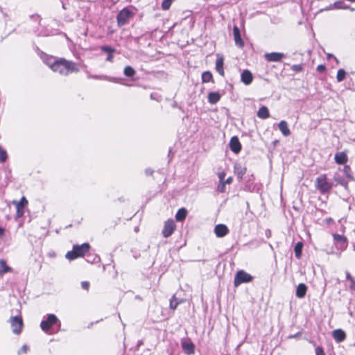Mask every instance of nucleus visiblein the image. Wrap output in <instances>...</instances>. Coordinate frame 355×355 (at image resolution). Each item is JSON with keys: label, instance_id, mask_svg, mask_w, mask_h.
Listing matches in <instances>:
<instances>
[{"label": "nucleus", "instance_id": "15", "mask_svg": "<svg viewBox=\"0 0 355 355\" xmlns=\"http://www.w3.org/2000/svg\"><path fill=\"white\" fill-rule=\"evenodd\" d=\"M229 232L228 227L223 224L216 225L214 227V233L217 237H223Z\"/></svg>", "mask_w": 355, "mask_h": 355}, {"label": "nucleus", "instance_id": "47", "mask_svg": "<svg viewBox=\"0 0 355 355\" xmlns=\"http://www.w3.org/2000/svg\"><path fill=\"white\" fill-rule=\"evenodd\" d=\"M346 279L350 281V283L354 280L349 272H346Z\"/></svg>", "mask_w": 355, "mask_h": 355}, {"label": "nucleus", "instance_id": "43", "mask_svg": "<svg viewBox=\"0 0 355 355\" xmlns=\"http://www.w3.org/2000/svg\"><path fill=\"white\" fill-rule=\"evenodd\" d=\"M326 70V67L324 64H319L317 67V71L320 73H322Z\"/></svg>", "mask_w": 355, "mask_h": 355}, {"label": "nucleus", "instance_id": "55", "mask_svg": "<svg viewBox=\"0 0 355 355\" xmlns=\"http://www.w3.org/2000/svg\"><path fill=\"white\" fill-rule=\"evenodd\" d=\"M4 234V229L0 227V236H3Z\"/></svg>", "mask_w": 355, "mask_h": 355}, {"label": "nucleus", "instance_id": "53", "mask_svg": "<svg viewBox=\"0 0 355 355\" xmlns=\"http://www.w3.org/2000/svg\"><path fill=\"white\" fill-rule=\"evenodd\" d=\"M327 58H334L335 59V60H336L337 62H338V60L335 56H334V55H331V54H328V55H327Z\"/></svg>", "mask_w": 355, "mask_h": 355}, {"label": "nucleus", "instance_id": "25", "mask_svg": "<svg viewBox=\"0 0 355 355\" xmlns=\"http://www.w3.org/2000/svg\"><path fill=\"white\" fill-rule=\"evenodd\" d=\"M246 172V168L242 166L241 164H236L234 165V173L239 179H242Z\"/></svg>", "mask_w": 355, "mask_h": 355}, {"label": "nucleus", "instance_id": "37", "mask_svg": "<svg viewBox=\"0 0 355 355\" xmlns=\"http://www.w3.org/2000/svg\"><path fill=\"white\" fill-rule=\"evenodd\" d=\"M101 49L102 51L107 53H112L115 51V49L109 46H102Z\"/></svg>", "mask_w": 355, "mask_h": 355}, {"label": "nucleus", "instance_id": "2", "mask_svg": "<svg viewBox=\"0 0 355 355\" xmlns=\"http://www.w3.org/2000/svg\"><path fill=\"white\" fill-rule=\"evenodd\" d=\"M89 248L90 245L87 243L82 245H75L73 247V250L66 254L65 257L69 260H73L83 257L89 250Z\"/></svg>", "mask_w": 355, "mask_h": 355}, {"label": "nucleus", "instance_id": "38", "mask_svg": "<svg viewBox=\"0 0 355 355\" xmlns=\"http://www.w3.org/2000/svg\"><path fill=\"white\" fill-rule=\"evenodd\" d=\"M88 77L90 78H94V79H105V80H108L110 81L114 80V78H110L107 76H98V75H89Z\"/></svg>", "mask_w": 355, "mask_h": 355}, {"label": "nucleus", "instance_id": "27", "mask_svg": "<svg viewBox=\"0 0 355 355\" xmlns=\"http://www.w3.org/2000/svg\"><path fill=\"white\" fill-rule=\"evenodd\" d=\"M12 268L7 266L6 261L3 259H0V275L10 272Z\"/></svg>", "mask_w": 355, "mask_h": 355}, {"label": "nucleus", "instance_id": "54", "mask_svg": "<svg viewBox=\"0 0 355 355\" xmlns=\"http://www.w3.org/2000/svg\"><path fill=\"white\" fill-rule=\"evenodd\" d=\"M270 235H271V232H270V230H267L266 231V236L267 237H270Z\"/></svg>", "mask_w": 355, "mask_h": 355}, {"label": "nucleus", "instance_id": "48", "mask_svg": "<svg viewBox=\"0 0 355 355\" xmlns=\"http://www.w3.org/2000/svg\"><path fill=\"white\" fill-rule=\"evenodd\" d=\"M113 55H112V53H108L107 56V58H106V60L107 61H109V62H112L113 60Z\"/></svg>", "mask_w": 355, "mask_h": 355}, {"label": "nucleus", "instance_id": "17", "mask_svg": "<svg viewBox=\"0 0 355 355\" xmlns=\"http://www.w3.org/2000/svg\"><path fill=\"white\" fill-rule=\"evenodd\" d=\"M216 71L221 76H224L225 72L223 70V62L224 58L222 55L217 54L216 55Z\"/></svg>", "mask_w": 355, "mask_h": 355}, {"label": "nucleus", "instance_id": "11", "mask_svg": "<svg viewBox=\"0 0 355 355\" xmlns=\"http://www.w3.org/2000/svg\"><path fill=\"white\" fill-rule=\"evenodd\" d=\"M333 180L336 182V185L340 184L343 187L345 190H348V181L346 180L345 177L340 173H336L334 174Z\"/></svg>", "mask_w": 355, "mask_h": 355}, {"label": "nucleus", "instance_id": "10", "mask_svg": "<svg viewBox=\"0 0 355 355\" xmlns=\"http://www.w3.org/2000/svg\"><path fill=\"white\" fill-rule=\"evenodd\" d=\"M285 55L283 53L272 52L264 55L265 59L268 62H280Z\"/></svg>", "mask_w": 355, "mask_h": 355}, {"label": "nucleus", "instance_id": "26", "mask_svg": "<svg viewBox=\"0 0 355 355\" xmlns=\"http://www.w3.org/2000/svg\"><path fill=\"white\" fill-rule=\"evenodd\" d=\"M187 215V210L185 208H180L178 209L175 214V219L177 221H183Z\"/></svg>", "mask_w": 355, "mask_h": 355}, {"label": "nucleus", "instance_id": "19", "mask_svg": "<svg viewBox=\"0 0 355 355\" xmlns=\"http://www.w3.org/2000/svg\"><path fill=\"white\" fill-rule=\"evenodd\" d=\"M221 98V94L218 92H211L208 94V102L211 104L214 105L217 103Z\"/></svg>", "mask_w": 355, "mask_h": 355}, {"label": "nucleus", "instance_id": "41", "mask_svg": "<svg viewBox=\"0 0 355 355\" xmlns=\"http://www.w3.org/2000/svg\"><path fill=\"white\" fill-rule=\"evenodd\" d=\"M292 69L296 72H299L302 70V66L301 64H295L292 67Z\"/></svg>", "mask_w": 355, "mask_h": 355}, {"label": "nucleus", "instance_id": "32", "mask_svg": "<svg viewBox=\"0 0 355 355\" xmlns=\"http://www.w3.org/2000/svg\"><path fill=\"white\" fill-rule=\"evenodd\" d=\"M334 241L341 244H345L347 242V239L343 235H340L338 234H334L333 235Z\"/></svg>", "mask_w": 355, "mask_h": 355}, {"label": "nucleus", "instance_id": "52", "mask_svg": "<svg viewBox=\"0 0 355 355\" xmlns=\"http://www.w3.org/2000/svg\"><path fill=\"white\" fill-rule=\"evenodd\" d=\"M150 98H151L152 100H155V101H159V99L158 98H156V97L155 96V94H150Z\"/></svg>", "mask_w": 355, "mask_h": 355}, {"label": "nucleus", "instance_id": "4", "mask_svg": "<svg viewBox=\"0 0 355 355\" xmlns=\"http://www.w3.org/2000/svg\"><path fill=\"white\" fill-rule=\"evenodd\" d=\"M133 15V12L129 8H124L117 14L116 20L118 25L119 26L125 25Z\"/></svg>", "mask_w": 355, "mask_h": 355}, {"label": "nucleus", "instance_id": "12", "mask_svg": "<svg viewBox=\"0 0 355 355\" xmlns=\"http://www.w3.org/2000/svg\"><path fill=\"white\" fill-rule=\"evenodd\" d=\"M233 35L236 46L240 48L243 47L244 42L241 38L240 30L236 26L233 28Z\"/></svg>", "mask_w": 355, "mask_h": 355}, {"label": "nucleus", "instance_id": "40", "mask_svg": "<svg viewBox=\"0 0 355 355\" xmlns=\"http://www.w3.org/2000/svg\"><path fill=\"white\" fill-rule=\"evenodd\" d=\"M315 351V355H326L324 352L323 348L320 346L316 347Z\"/></svg>", "mask_w": 355, "mask_h": 355}, {"label": "nucleus", "instance_id": "28", "mask_svg": "<svg viewBox=\"0 0 355 355\" xmlns=\"http://www.w3.org/2000/svg\"><path fill=\"white\" fill-rule=\"evenodd\" d=\"M303 243L298 242L295 244L294 248L295 254L297 259H300L302 257Z\"/></svg>", "mask_w": 355, "mask_h": 355}, {"label": "nucleus", "instance_id": "5", "mask_svg": "<svg viewBox=\"0 0 355 355\" xmlns=\"http://www.w3.org/2000/svg\"><path fill=\"white\" fill-rule=\"evenodd\" d=\"M252 279L253 277L251 275L244 270H239L234 277V285L235 287H237L241 284L250 282Z\"/></svg>", "mask_w": 355, "mask_h": 355}, {"label": "nucleus", "instance_id": "31", "mask_svg": "<svg viewBox=\"0 0 355 355\" xmlns=\"http://www.w3.org/2000/svg\"><path fill=\"white\" fill-rule=\"evenodd\" d=\"M345 178H348L350 180H353L354 178L351 174V168L349 166L345 165L343 168V175Z\"/></svg>", "mask_w": 355, "mask_h": 355}, {"label": "nucleus", "instance_id": "23", "mask_svg": "<svg viewBox=\"0 0 355 355\" xmlns=\"http://www.w3.org/2000/svg\"><path fill=\"white\" fill-rule=\"evenodd\" d=\"M257 116L262 119H268L270 116L269 110L266 106H261L257 112Z\"/></svg>", "mask_w": 355, "mask_h": 355}, {"label": "nucleus", "instance_id": "45", "mask_svg": "<svg viewBox=\"0 0 355 355\" xmlns=\"http://www.w3.org/2000/svg\"><path fill=\"white\" fill-rule=\"evenodd\" d=\"M219 182H224V179L225 177V172H220L218 174Z\"/></svg>", "mask_w": 355, "mask_h": 355}, {"label": "nucleus", "instance_id": "30", "mask_svg": "<svg viewBox=\"0 0 355 355\" xmlns=\"http://www.w3.org/2000/svg\"><path fill=\"white\" fill-rule=\"evenodd\" d=\"M123 73L127 77H132L135 74L136 71L132 67L126 66L124 68Z\"/></svg>", "mask_w": 355, "mask_h": 355}, {"label": "nucleus", "instance_id": "13", "mask_svg": "<svg viewBox=\"0 0 355 355\" xmlns=\"http://www.w3.org/2000/svg\"><path fill=\"white\" fill-rule=\"evenodd\" d=\"M230 148L234 153H239L241 150V145L237 137H232L230 141Z\"/></svg>", "mask_w": 355, "mask_h": 355}, {"label": "nucleus", "instance_id": "9", "mask_svg": "<svg viewBox=\"0 0 355 355\" xmlns=\"http://www.w3.org/2000/svg\"><path fill=\"white\" fill-rule=\"evenodd\" d=\"M175 230V224L173 220H168L165 221L162 230V234L164 238H168L172 235Z\"/></svg>", "mask_w": 355, "mask_h": 355}, {"label": "nucleus", "instance_id": "50", "mask_svg": "<svg viewBox=\"0 0 355 355\" xmlns=\"http://www.w3.org/2000/svg\"><path fill=\"white\" fill-rule=\"evenodd\" d=\"M232 177H229L228 178L226 179V180H224V182H225V184H231L232 182Z\"/></svg>", "mask_w": 355, "mask_h": 355}, {"label": "nucleus", "instance_id": "29", "mask_svg": "<svg viewBox=\"0 0 355 355\" xmlns=\"http://www.w3.org/2000/svg\"><path fill=\"white\" fill-rule=\"evenodd\" d=\"M213 80L212 73L209 71H204L202 74V83H209Z\"/></svg>", "mask_w": 355, "mask_h": 355}, {"label": "nucleus", "instance_id": "33", "mask_svg": "<svg viewBox=\"0 0 355 355\" xmlns=\"http://www.w3.org/2000/svg\"><path fill=\"white\" fill-rule=\"evenodd\" d=\"M346 76V72L343 69H338L336 75V79L338 82H342Z\"/></svg>", "mask_w": 355, "mask_h": 355}, {"label": "nucleus", "instance_id": "20", "mask_svg": "<svg viewBox=\"0 0 355 355\" xmlns=\"http://www.w3.org/2000/svg\"><path fill=\"white\" fill-rule=\"evenodd\" d=\"M278 127L284 136L287 137L291 135L290 129L286 121H281L278 124Z\"/></svg>", "mask_w": 355, "mask_h": 355}, {"label": "nucleus", "instance_id": "51", "mask_svg": "<svg viewBox=\"0 0 355 355\" xmlns=\"http://www.w3.org/2000/svg\"><path fill=\"white\" fill-rule=\"evenodd\" d=\"M153 170H151V169H150V168H147V169L146 170V174L147 175H151L153 174Z\"/></svg>", "mask_w": 355, "mask_h": 355}, {"label": "nucleus", "instance_id": "16", "mask_svg": "<svg viewBox=\"0 0 355 355\" xmlns=\"http://www.w3.org/2000/svg\"><path fill=\"white\" fill-rule=\"evenodd\" d=\"M332 336L336 343H341L346 338L345 332L341 329H337L332 331Z\"/></svg>", "mask_w": 355, "mask_h": 355}, {"label": "nucleus", "instance_id": "36", "mask_svg": "<svg viewBox=\"0 0 355 355\" xmlns=\"http://www.w3.org/2000/svg\"><path fill=\"white\" fill-rule=\"evenodd\" d=\"M173 0H163L162 3V8L164 10H167L170 8Z\"/></svg>", "mask_w": 355, "mask_h": 355}, {"label": "nucleus", "instance_id": "39", "mask_svg": "<svg viewBox=\"0 0 355 355\" xmlns=\"http://www.w3.org/2000/svg\"><path fill=\"white\" fill-rule=\"evenodd\" d=\"M225 184H226L224 182H219V184L218 185V191L220 193H225L226 191Z\"/></svg>", "mask_w": 355, "mask_h": 355}, {"label": "nucleus", "instance_id": "1", "mask_svg": "<svg viewBox=\"0 0 355 355\" xmlns=\"http://www.w3.org/2000/svg\"><path fill=\"white\" fill-rule=\"evenodd\" d=\"M47 64L54 72L62 76H67L71 73L79 71V69L75 62L67 60L64 58L55 60L53 62H48Z\"/></svg>", "mask_w": 355, "mask_h": 355}, {"label": "nucleus", "instance_id": "6", "mask_svg": "<svg viewBox=\"0 0 355 355\" xmlns=\"http://www.w3.org/2000/svg\"><path fill=\"white\" fill-rule=\"evenodd\" d=\"M58 322V319L54 314H49L46 320L40 323V327L44 332H47L50 328Z\"/></svg>", "mask_w": 355, "mask_h": 355}, {"label": "nucleus", "instance_id": "22", "mask_svg": "<svg viewBox=\"0 0 355 355\" xmlns=\"http://www.w3.org/2000/svg\"><path fill=\"white\" fill-rule=\"evenodd\" d=\"M306 291L307 286L305 284L301 283L297 286L295 295L298 298H303L306 295Z\"/></svg>", "mask_w": 355, "mask_h": 355}, {"label": "nucleus", "instance_id": "44", "mask_svg": "<svg viewBox=\"0 0 355 355\" xmlns=\"http://www.w3.org/2000/svg\"><path fill=\"white\" fill-rule=\"evenodd\" d=\"M28 351V347L26 345H24L21 348L19 349V351L18 352V354H20L21 353H24L26 354Z\"/></svg>", "mask_w": 355, "mask_h": 355}, {"label": "nucleus", "instance_id": "56", "mask_svg": "<svg viewBox=\"0 0 355 355\" xmlns=\"http://www.w3.org/2000/svg\"><path fill=\"white\" fill-rule=\"evenodd\" d=\"M349 1H351V2H355V0H348Z\"/></svg>", "mask_w": 355, "mask_h": 355}, {"label": "nucleus", "instance_id": "35", "mask_svg": "<svg viewBox=\"0 0 355 355\" xmlns=\"http://www.w3.org/2000/svg\"><path fill=\"white\" fill-rule=\"evenodd\" d=\"M179 304L180 301H178L177 298L175 296H173L172 299H171L170 300V308L174 310L177 308Z\"/></svg>", "mask_w": 355, "mask_h": 355}, {"label": "nucleus", "instance_id": "14", "mask_svg": "<svg viewBox=\"0 0 355 355\" xmlns=\"http://www.w3.org/2000/svg\"><path fill=\"white\" fill-rule=\"evenodd\" d=\"M332 9H349L352 11L354 10L355 9L353 8H351L349 6L346 5L344 1H338L334 3L333 4H331L328 8H327L325 10H332Z\"/></svg>", "mask_w": 355, "mask_h": 355}, {"label": "nucleus", "instance_id": "34", "mask_svg": "<svg viewBox=\"0 0 355 355\" xmlns=\"http://www.w3.org/2000/svg\"><path fill=\"white\" fill-rule=\"evenodd\" d=\"M8 158L7 152L0 146V163H3Z\"/></svg>", "mask_w": 355, "mask_h": 355}, {"label": "nucleus", "instance_id": "3", "mask_svg": "<svg viewBox=\"0 0 355 355\" xmlns=\"http://www.w3.org/2000/svg\"><path fill=\"white\" fill-rule=\"evenodd\" d=\"M315 187L320 193L325 194L329 192L332 187V184L327 181L326 175H322L316 178Z\"/></svg>", "mask_w": 355, "mask_h": 355}, {"label": "nucleus", "instance_id": "49", "mask_svg": "<svg viewBox=\"0 0 355 355\" xmlns=\"http://www.w3.org/2000/svg\"><path fill=\"white\" fill-rule=\"evenodd\" d=\"M349 288H350V290H352V291H355V280H354V281H352V282H351V284H350Z\"/></svg>", "mask_w": 355, "mask_h": 355}, {"label": "nucleus", "instance_id": "42", "mask_svg": "<svg viewBox=\"0 0 355 355\" xmlns=\"http://www.w3.org/2000/svg\"><path fill=\"white\" fill-rule=\"evenodd\" d=\"M81 286L85 290H88L89 287V282H81Z\"/></svg>", "mask_w": 355, "mask_h": 355}, {"label": "nucleus", "instance_id": "21", "mask_svg": "<svg viewBox=\"0 0 355 355\" xmlns=\"http://www.w3.org/2000/svg\"><path fill=\"white\" fill-rule=\"evenodd\" d=\"M334 159L338 164H345L347 162V156L344 152H338L336 153Z\"/></svg>", "mask_w": 355, "mask_h": 355}, {"label": "nucleus", "instance_id": "24", "mask_svg": "<svg viewBox=\"0 0 355 355\" xmlns=\"http://www.w3.org/2000/svg\"><path fill=\"white\" fill-rule=\"evenodd\" d=\"M182 347L188 354H193L194 353L195 346L191 342H182Z\"/></svg>", "mask_w": 355, "mask_h": 355}, {"label": "nucleus", "instance_id": "8", "mask_svg": "<svg viewBox=\"0 0 355 355\" xmlns=\"http://www.w3.org/2000/svg\"><path fill=\"white\" fill-rule=\"evenodd\" d=\"M12 332L15 334H19L23 327L22 318L19 316L11 317L10 319Z\"/></svg>", "mask_w": 355, "mask_h": 355}, {"label": "nucleus", "instance_id": "46", "mask_svg": "<svg viewBox=\"0 0 355 355\" xmlns=\"http://www.w3.org/2000/svg\"><path fill=\"white\" fill-rule=\"evenodd\" d=\"M300 335H301V332H297V333H296L295 334L289 335V336H288V338H289V339H291V338H298Z\"/></svg>", "mask_w": 355, "mask_h": 355}, {"label": "nucleus", "instance_id": "18", "mask_svg": "<svg viewBox=\"0 0 355 355\" xmlns=\"http://www.w3.org/2000/svg\"><path fill=\"white\" fill-rule=\"evenodd\" d=\"M241 82L243 83H244L245 85H250L253 80V76H252V73L248 69L244 70L241 73Z\"/></svg>", "mask_w": 355, "mask_h": 355}, {"label": "nucleus", "instance_id": "7", "mask_svg": "<svg viewBox=\"0 0 355 355\" xmlns=\"http://www.w3.org/2000/svg\"><path fill=\"white\" fill-rule=\"evenodd\" d=\"M12 204L16 206V216L22 217L25 212L24 209L28 205L27 199L23 196L19 201L13 200Z\"/></svg>", "mask_w": 355, "mask_h": 355}]
</instances>
